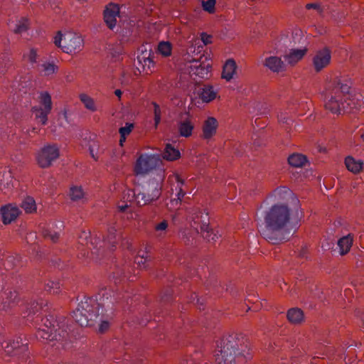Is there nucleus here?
Here are the masks:
<instances>
[{
	"label": "nucleus",
	"instance_id": "1",
	"mask_svg": "<svg viewBox=\"0 0 364 364\" xmlns=\"http://www.w3.org/2000/svg\"><path fill=\"white\" fill-rule=\"evenodd\" d=\"M215 364H245L251 358L250 342L242 333L223 336L217 343Z\"/></svg>",
	"mask_w": 364,
	"mask_h": 364
},
{
	"label": "nucleus",
	"instance_id": "2",
	"mask_svg": "<svg viewBox=\"0 0 364 364\" xmlns=\"http://www.w3.org/2000/svg\"><path fill=\"white\" fill-rule=\"evenodd\" d=\"M352 82L346 77H336L327 85L325 107L334 114L350 110Z\"/></svg>",
	"mask_w": 364,
	"mask_h": 364
},
{
	"label": "nucleus",
	"instance_id": "3",
	"mask_svg": "<svg viewBox=\"0 0 364 364\" xmlns=\"http://www.w3.org/2000/svg\"><path fill=\"white\" fill-rule=\"evenodd\" d=\"M289 220V210L284 205H275L267 213L264 217L267 231L282 230Z\"/></svg>",
	"mask_w": 364,
	"mask_h": 364
},
{
	"label": "nucleus",
	"instance_id": "4",
	"mask_svg": "<svg viewBox=\"0 0 364 364\" xmlns=\"http://www.w3.org/2000/svg\"><path fill=\"white\" fill-rule=\"evenodd\" d=\"M70 319L65 317H59L58 320L55 321L57 322V326L58 328L55 329L54 331L53 329L44 328L41 326H39L36 336L38 338L46 339V340H56V341H63L66 339L69 335L68 331H70L68 322Z\"/></svg>",
	"mask_w": 364,
	"mask_h": 364
},
{
	"label": "nucleus",
	"instance_id": "5",
	"mask_svg": "<svg viewBox=\"0 0 364 364\" xmlns=\"http://www.w3.org/2000/svg\"><path fill=\"white\" fill-rule=\"evenodd\" d=\"M54 43L69 54L80 52L84 46L83 39L78 34L67 33L63 36L60 31L55 37Z\"/></svg>",
	"mask_w": 364,
	"mask_h": 364
},
{
	"label": "nucleus",
	"instance_id": "6",
	"mask_svg": "<svg viewBox=\"0 0 364 364\" xmlns=\"http://www.w3.org/2000/svg\"><path fill=\"white\" fill-rule=\"evenodd\" d=\"M192 226L208 242L216 240L217 235L209 228V217L207 213L196 210L193 213Z\"/></svg>",
	"mask_w": 364,
	"mask_h": 364
},
{
	"label": "nucleus",
	"instance_id": "7",
	"mask_svg": "<svg viewBox=\"0 0 364 364\" xmlns=\"http://www.w3.org/2000/svg\"><path fill=\"white\" fill-rule=\"evenodd\" d=\"M60 156V150L56 144H48L42 148L37 154V163L41 168H48Z\"/></svg>",
	"mask_w": 364,
	"mask_h": 364
},
{
	"label": "nucleus",
	"instance_id": "8",
	"mask_svg": "<svg viewBox=\"0 0 364 364\" xmlns=\"http://www.w3.org/2000/svg\"><path fill=\"white\" fill-rule=\"evenodd\" d=\"M159 161V158L155 156L141 155L136 162L134 171L136 174H146L155 168Z\"/></svg>",
	"mask_w": 364,
	"mask_h": 364
},
{
	"label": "nucleus",
	"instance_id": "9",
	"mask_svg": "<svg viewBox=\"0 0 364 364\" xmlns=\"http://www.w3.org/2000/svg\"><path fill=\"white\" fill-rule=\"evenodd\" d=\"M331 50L328 48H323L316 52L313 58V64L316 72H320L329 65L331 62Z\"/></svg>",
	"mask_w": 364,
	"mask_h": 364
},
{
	"label": "nucleus",
	"instance_id": "10",
	"mask_svg": "<svg viewBox=\"0 0 364 364\" xmlns=\"http://www.w3.org/2000/svg\"><path fill=\"white\" fill-rule=\"evenodd\" d=\"M218 128V120L213 117H208L203 122L201 138L209 141L216 134Z\"/></svg>",
	"mask_w": 364,
	"mask_h": 364
},
{
	"label": "nucleus",
	"instance_id": "11",
	"mask_svg": "<svg viewBox=\"0 0 364 364\" xmlns=\"http://www.w3.org/2000/svg\"><path fill=\"white\" fill-rule=\"evenodd\" d=\"M119 14V8L115 4H109L104 11V20L107 27L112 30L116 25V17Z\"/></svg>",
	"mask_w": 364,
	"mask_h": 364
},
{
	"label": "nucleus",
	"instance_id": "12",
	"mask_svg": "<svg viewBox=\"0 0 364 364\" xmlns=\"http://www.w3.org/2000/svg\"><path fill=\"white\" fill-rule=\"evenodd\" d=\"M195 92L204 102H209L216 97V92L209 85H198L195 88Z\"/></svg>",
	"mask_w": 364,
	"mask_h": 364
},
{
	"label": "nucleus",
	"instance_id": "13",
	"mask_svg": "<svg viewBox=\"0 0 364 364\" xmlns=\"http://www.w3.org/2000/svg\"><path fill=\"white\" fill-rule=\"evenodd\" d=\"M20 213L19 209L16 206L8 205L1 208L2 221L4 224H9L14 220Z\"/></svg>",
	"mask_w": 364,
	"mask_h": 364
},
{
	"label": "nucleus",
	"instance_id": "14",
	"mask_svg": "<svg viewBox=\"0 0 364 364\" xmlns=\"http://www.w3.org/2000/svg\"><path fill=\"white\" fill-rule=\"evenodd\" d=\"M161 195V192L158 188H155L153 193L150 194H146L145 193L139 192L134 193L136 200L139 205H145L151 201L157 200Z\"/></svg>",
	"mask_w": 364,
	"mask_h": 364
},
{
	"label": "nucleus",
	"instance_id": "15",
	"mask_svg": "<svg viewBox=\"0 0 364 364\" xmlns=\"http://www.w3.org/2000/svg\"><path fill=\"white\" fill-rule=\"evenodd\" d=\"M1 348H4L5 351L9 354L13 353L14 350H17L18 348H21V351H26L28 349L27 343H23L21 337H17L16 340L10 343L3 341Z\"/></svg>",
	"mask_w": 364,
	"mask_h": 364
},
{
	"label": "nucleus",
	"instance_id": "16",
	"mask_svg": "<svg viewBox=\"0 0 364 364\" xmlns=\"http://www.w3.org/2000/svg\"><path fill=\"white\" fill-rule=\"evenodd\" d=\"M97 305L95 301L91 298H85L77 305V309L81 311H84L85 314H90V316H93V318H97L98 314L95 311L94 306Z\"/></svg>",
	"mask_w": 364,
	"mask_h": 364
},
{
	"label": "nucleus",
	"instance_id": "17",
	"mask_svg": "<svg viewBox=\"0 0 364 364\" xmlns=\"http://www.w3.org/2000/svg\"><path fill=\"white\" fill-rule=\"evenodd\" d=\"M264 65L272 71L279 73L285 70V65L281 58L271 56L265 60Z\"/></svg>",
	"mask_w": 364,
	"mask_h": 364
},
{
	"label": "nucleus",
	"instance_id": "18",
	"mask_svg": "<svg viewBox=\"0 0 364 364\" xmlns=\"http://www.w3.org/2000/svg\"><path fill=\"white\" fill-rule=\"evenodd\" d=\"M194 124L189 118L181 120L178 124V129L180 135L184 137H189L192 134Z\"/></svg>",
	"mask_w": 364,
	"mask_h": 364
},
{
	"label": "nucleus",
	"instance_id": "19",
	"mask_svg": "<svg viewBox=\"0 0 364 364\" xmlns=\"http://www.w3.org/2000/svg\"><path fill=\"white\" fill-rule=\"evenodd\" d=\"M73 319L80 326H87L89 321H92L93 316H90V314H85L84 311H81L78 309H76L72 315Z\"/></svg>",
	"mask_w": 364,
	"mask_h": 364
},
{
	"label": "nucleus",
	"instance_id": "20",
	"mask_svg": "<svg viewBox=\"0 0 364 364\" xmlns=\"http://www.w3.org/2000/svg\"><path fill=\"white\" fill-rule=\"evenodd\" d=\"M192 63L193 64L191 65V68L193 74L198 75L202 78L207 77L210 71L209 69L210 68L209 65H203L201 63L196 60H193Z\"/></svg>",
	"mask_w": 364,
	"mask_h": 364
},
{
	"label": "nucleus",
	"instance_id": "21",
	"mask_svg": "<svg viewBox=\"0 0 364 364\" xmlns=\"http://www.w3.org/2000/svg\"><path fill=\"white\" fill-rule=\"evenodd\" d=\"M345 164L348 171L353 173H358L363 168V163L360 160H355L352 156H348L345 159Z\"/></svg>",
	"mask_w": 364,
	"mask_h": 364
},
{
	"label": "nucleus",
	"instance_id": "22",
	"mask_svg": "<svg viewBox=\"0 0 364 364\" xmlns=\"http://www.w3.org/2000/svg\"><path fill=\"white\" fill-rule=\"evenodd\" d=\"M117 230L115 228L112 227L108 229V234L106 237V238L103 239V241L101 242L103 245H105L106 243L111 245V250H114L113 247H115V244L117 243L118 240L120 239L121 236L119 234L116 233Z\"/></svg>",
	"mask_w": 364,
	"mask_h": 364
},
{
	"label": "nucleus",
	"instance_id": "23",
	"mask_svg": "<svg viewBox=\"0 0 364 364\" xmlns=\"http://www.w3.org/2000/svg\"><path fill=\"white\" fill-rule=\"evenodd\" d=\"M306 52V49L291 50L284 58L289 64L294 65L304 57Z\"/></svg>",
	"mask_w": 364,
	"mask_h": 364
},
{
	"label": "nucleus",
	"instance_id": "24",
	"mask_svg": "<svg viewBox=\"0 0 364 364\" xmlns=\"http://www.w3.org/2000/svg\"><path fill=\"white\" fill-rule=\"evenodd\" d=\"M236 68V63L233 60H228L223 66L222 77L226 79L228 81L230 80L233 77Z\"/></svg>",
	"mask_w": 364,
	"mask_h": 364
},
{
	"label": "nucleus",
	"instance_id": "25",
	"mask_svg": "<svg viewBox=\"0 0 364 364\" xmlns=\"http://www.w3.org/2000/svg\"><path fill=\"white\" fill-rule=\"evenodd\" d=\"M287 317L291 323L298 324L303 321L304 313L300 309L292 308L288 311Z\"/></svg>",
	"mask_w": 364,
	"mask_h": 364
},
{
	"label": "nucleus",
	"instance_id": "26",
	"mask_svg": "<svg viewBox=\"0 0 364 364\" xmlns=\"http://www.w3.org/2000/svg\"><path fill=\"white\" fill-rule=\"evenodd\" d=\"M353 244V236L349 234L346 236L341 237L338 241V245L340 248V253L342 255L347 254Z\"/></svg>",
	"mask_w": 364,
	"mask_h": 364
},
{
	"label": "nucleus",
	"instance_id": "27",
	"mask_svg": "<svg viewBox=\"0 0 364 364\" xmlns=\"http://www.w3.org/2000/svg\"><path fill=\"white\" fill-rule=\"evenodd\" d=\"M180 152L174 149L170 144H167L164 149L163 157L167 161H173L180 158Z\"/></svg>",
	"mask_w": 364,
	"mask_h": 364
},
{
	"label": "nucleus",
	"instance_id": "28",
	"mask_svg": "<svg viewBox=\"0 0 364 364\" xmlns=\"http://www.w3.org/2000/svg\"><path fill=\"white\" fill-rule=\"evenodd\" d=\"M151 247H146L145 250H140L138 255L134 259V262L138 264L139 266L145 264L147 262L151 260V256L149 255Z\"/></svg>",
	"mask_w": 364,
	"mask_h": 364
},
{
	"label": "nucleus",
	"instance_id": "29",
	"mask_svg": "<svg viewBox=\"0 0 364 364\" xmlns=\"http://www.w3.org/2000/svg\"><path fill=\"white\" fill-rule=\"evenodd\" d=\"M288 162L291 166L301 167L306 164V159L302 154H294L288 158Z\"/></svg>",
	"mask_w": 364,
	"mask_h": 364
},
{
	"label": "nucleus",
	"instance_id": "30",
	"mask_svg": "<svg viewBox=\"0 0 364 364\" xmlns=\"http://www.w3.org/2000/svg\"><path fill=\"white\" fill-rule=\"evenodd\" d=\"M21 207L27 213H31L36 210V205L32 197H26L21 203Z\"/></svg>",
	"mask_w": 364,
	"mask_h": 364
},
{
	"label": "nucleus",
	"instance_id": "31",
	"mask_svg": "<svg viewBox=\"0 0 364 364\" xmlns=\"http://www.w3.org/2000/svg\"><path fill=\"white\" fill-rule=\"evenodd\" d=\"M20 259L17 256L9 255L3 262V265L6 269H13L20 264Z\"/></svg>",
	"mask_w": 364,
	"mask_h": 364
},
{
	"label": "nucleus",
	"instance_id": "32",
	"mask_svg": "<svg viewBox=\"0 0 364 364\" xmlns=\"http://www.w3.org/2000/svg\"><path fill=\"white\" fill-rule=\"evenodd\" d=\"M84 191L81 186H73L70 189L69 196L73 201H77L84 197Z\"/></svg>",
	"mask_w": 364,
	"mask_h": 364
},
{
	"label": "nucleus",
	"instance_id": "33",
	"mask_svg": "<svg viewBox=\"0 0 364 364\" xmlns=\"http://www.w3.org/2000/svg\"><path fill=\"white\" fill-rule=\"evenodd\" d=\"M158 50L164 57H168L171 55L172 45L168 41H161L159 43Z\"/></svg>",
	"mask_w": 364,
	"mask_h": 364
},
{
	"label": "nucleus",
	"instance_id": "34",
	"mask_svg": "<svg viewBox=\"0 0 364 364\" xmlns=\"http://www.w3.org/2000/svg\"><path fill=\"white\" fill-rule=\"evenodd\" d=\"M32 111L35 113L36 117L40 119V122L43 125H45L48 121V114L50 112H47L46 109L42 107H33Z\"/></svg>",
	"mask_w": 364,
	"mask_h": 364
},
{
	"label": "nucleus",
	"instance_id": "35",
	"mask_svg": "<svg viewBox=\"0 0 364 364\" xmlns=\"http://www.w3.org/2000/svg\"><path fill=\"white\" fill-rule=\"evenodd\" d=\"M47 304H43V301L41 300V303L38 301H34L30 304V306L28 308V316H30L31 314H37L40 310H43L46 311L47 309L44 310V307H46Z\"/></svg>",
	"mask_w": 364,
	"mask_h": 364
},
{
	"label": "nucleus",
	"instance_id": "36",
	"mask_svg": "<svg viewBox=\"0 0 364 364\" xmlns=\"http://www.w3.org/2000/svg\"><path fill=\"white\" fill-rule=\"evenodd\" d=\"M41 103L43 105V109H46L47 112H50L52 109V101L51 97L48 92L41 94Z\"/></svg>",
	"mask_w": 364,
	"mask_h": 364
},
{
	"label": "nucleus",
	"instance_id": "37",
	"mask_svg": "<svg viewBox=\"0 0 364 364\" xmlns=\"http://www.w3.org/2000/svg\"><path fill=\"white\" fill-rule=\"evenodd\" d=\"M80 99L87 109L91 111L96 110V107L94 100L90 97L85 94H81L80 95Z\"/></svg>",
	"mask_w": 364,
	"mask_h": 364
},
{
	"label": "nucleus",
	"instance_id": "38",
	"mask_svg": "<svg viewBox=\"0 0 364 364\" xmlns=\"http://www.w3.org/2000/svg\"><path fill=\"white\" fill-rule=\"evenodd\" d=\"M60 288L59 282L49 281L45 286V290L51 294H58Z\"/></svg>",
	"mask_w": 364,
	"mask_h": 364
},
{
	"label": "nucleus",
	"instance_id": "39",
	"mask_svg": "<svg viewBox=\"0 0 364 364\" xmlns=\"http://www.w3.org/2000/svg\"><path fill=\"white\" fill-rule=\"evenodd\" d=\"M151 105H153V107H154V123H155V128L157 127L158 124L160 123L161 122V108L159 107V105L153 102L151 103Z\"/></svg>",
	"mask_w": 364,
	"mask_h": 364
},
{
	"label": "nucleus",
	"instance_id": "40",
	"mask_svg": "<svg viewBox=\"0 0 364 364\" xmlns=\"http://www.w3.org/2000/svg\"><path fill=\"white\" fill-rule=\"evenodd\" d=\"M42 235L45 239H50L53 242H57L59 238V235L57 232L52 233L48 229L42 230Z\"/></svg>",
	"mask_w": 364,
	"mask_h": 364
},
{
	"label": "nucleus",
	"instance_id": "41",
	"mask_svg": "<svg viewBox=\"0 0 364 364\" xmlns=\"http://www.w3.org/2000/svg\"><path fill=\"white\" fill-rule=\"evenodd\" d=\"M42 67L43 68V71L45 75L53 74L58 70V67L54 63H43Z\"/></svg>",
	"mask_w": 364,
	"mask_h": 364
},
{
	"label": "nucleus",
	"instance_id": "42",
	"mask_svg": "<svg viewBox=\"0 0 364 364\" xmlns=\"http://www.w3.org/2000/svg\"><path fill=\"white\" fill-rule=\"evenodd\" d=\"M42 324L40 325L42 328L53 329L55 327L53 323V316H50V318L48 317L43 318L41 319Z\"/></svg>",
	"mask_w": 364,
	"mask_h": 364
},
{
	"label": "nucleus",
	"instance_id": "43",
	"mask_svg": "<svg viewBox=\"0 0 364 364\" xmlns=\"http://www.w3.org/2000/svg\"><path fill=\"white\" fill-rule=\"evenodd\" d=\"M28 20L26 18H22L16 25V28L14 29V32L16 33H21L23 31H26L28 29Z\"/></svg>",
	"mask_w": 364,
	"mask_h": 364
},
{
	"label": "nucleus",
	"instance_id": "44",
	"mask_svg": "<svg viewBox=\"0 0 364 364\" xmlns=\"http://www.w3.org/2000/svg\"><path fill=\"white\" fill-rule=\"evenodd\" d=\"M215 0H208V1H203L202 2L203 9L210 14L213 13L215 11Z\"/></svg>",
	"mask_w": 364,
	"mask_h": 364
},
{
	"label": "nucleus",
	"instance_id": "45",
	"mask_svg": "<svg viewBox=\"0 0 364 364\" xmlns=\"http://www.w3.org/2000/svg\"><path fill=\"white\" fill-rule=\"evenodd\" d=\"M134 128L133 124L127 123L125 127L119 128V132L120 135L127 136L129 135Z\"/></svg>",
	"mask_w": 364,
	"mask_h": 364
},
{
	"label": "nucleus",
	"instance_id": "46",
	"mask_svg": "<svg viewBox=\"0 0 364 364\" xmlns=\"http://www.w3.org/2000/svg\"><path fill=\"white\" fill-rule=\"evenodd\" d=\"M137 60H138V61H139V63H142V60H143V61H144L143 66H144V65H148V67H149V66H150V64H151V63H153L152 60L149 58V57H147V58H146V57H145V56H143V57H141V58L139 56V57L137 58Z\"/></svg>",
	"mask_w": 364,
	"mask_h": 364
},
{
	"label": "nucleus",
	"instance_id": "47",
	"mask_svg": "<svg viewBox=\"0 0 364 364\" xmlns=\"http://www.w3.org/2000/svg\"><path fill=\"white\" fill-rule=\"evenodd\" d=\"M306 9H316L319 13H321L322 11L321 6L318 4H314V3L307 4L306 5Z\"/></svg>",
	"mask_w": 364,
	"mask_h": 364
},
{
	"label": "nucleus",
	"instance_id": "48",
	"mask_svg": "<svg viewBox=\"0 0 364 364\" xmlns=\"http://www.w3.org/2000/svg\"><path fill=\"white\" fill-rule=\"evenodd\" d=\"M89 235H90V232L82 231L79 237V239H80L79 242H80L82 245L87 244V239Z\"/></svg>",
	"mask_w": 364,
	"mask_h": 364
},
{
	"label": "nucleus",
	"instance_id": "49",
	"mask_svg": "<svg viewBox=\"0 0 364 364\" xmlns=\"http://www.w3.org/2000/svg\"><path fill=\"white\" fill-rule=\"evenodd\" d=\"M168 227V223L166 221L164 220L161 223H159L155 229L156 231H163L165 230Z\"/></svg>",
	"mask_w": 364,
	"mask_h": 364
},
{
	"label": "nucleus",
	"instance_id": "50",
	"mask_svg": "<svg viewBox=\"0 0 364 364\" xmlns=\"http://www.w3.org/2000/svg\"><path fill=\"white\" fill-rule=\"evenodd\" d=\"M211 38H212V36H210V35H208L207 33H203L201 34V40L203 41V42L207 45V44H209L211 43Z\"/></svg>",
	"mask_w": 364,
	"mask_h": 364
},
{
	"label": "nucleus",
	"instance_id": "51",
	"mask_svg": "<svg viewBox=\"0 0 364 364\" xmlns=\"http://www.w3.org/2000/svg\"><path fill=\"white\" fill-rule=\"evenodd\" d=\"M36 57H37L36 51L34 49H31L30 51L29 56H28L29 60L31 63H34L36 61Z\"/></svg>",
	"mask_w": 364,
	"mask_h": 364
},
{
	"label": "nucleus",
	"instance_id": "52",
	"mask_svg": "<svg viewBox=\"0 0 364 364\" xmlns=\"http://www.w3.org/2000/svg\"><path fill=\"white\" fill-rule=\"evenodd\" d=\"M109 328V323L107 321H102L100 326V331L104 333Z\"/></svg>",
	"mask_w": 364,
	"mask_h": 364
},
{
	"label": "nucleus",
	"instance_id": "53",
	"mask_svg": "<svg viewBox=\"0 0 364 364\" xmlns=\"http://www.w3.org/2000/svg\"><path fill=\"white\" fill-rule=\"evenodd\" d=\"M17 299H18L17 292H16V291L10 292V296L8 297V299H9V301L11 302H16Z\"/></svg>",
	"mask_w": 364,
	"mask_h": 364
},
{
	"label": "nucleus",
	"instance_id": "54",
	"mask_svg": "<svg viewBox=\"0 0 364 364\" xmlns=\"http://www.w3.org/2000/svg\"><path fill=\"white\" fill-rule=\"evenodd\" d=\"M279 122L284 124H289V121H290V119L284 116L283 114H281L280 116H279Z\"/></svg>",
	"mask_w": 364,
	"mask_h": 364
},
{
	"label": "nucleus",
	"instance_id": "55",
	"mask_svg": "<svg viewBox=\"0 0 364 364\" xmlns=\"http://www.w3.org/2000/svg\"><path fill=\"white\" fill-rule=\"evenodd\" d=\"M263 235H264V237L269 242H271L272 243H275L276 242L277 239L274 238L273 237L269 236L268 234L266 232V231L264 232H263Z\"/></svg>",
	"mask_w": 364,
	"mask_h": 364
},
{
	"label": "nucleus",
	"instance_id": "56",
	"mask_svg": "<svg viewBox=\"0 0 364 364\" xmlns=\"http://www.w3.org/2000/svg\"><path fill=\"white\" fill-rule=\"evenodd\" d=\"M185 196V192L182 190L181 188H180V190L177 194V199L176 200L181 201V198Z\"/></svg>",
	"mask_w": 364,
	"mask_h": 364
},
{
	"label": "nucleus",
	"instance_id": "57",
	"mask_svg": "<svg viewBox=\"0 0 364 364\" xmlns=\"http://www.w3.org/2000/svg\"><path fill=\"white\" fill-rule=\"evenodd\" d=\"M126 141V136L123 135H120V139H119V145L121 146H123L124 142Z\"/></svg>",
	"mask_w": 364,
	"mask_h": 364
},
{
	"label": "nucleus",
	"instance_id": "58",
	"mask_svg": "<svg viewBox=\"0 0 364 364\" xmlns=\"http://www.w3.org/2000/svg\"><path fill=\"white\" fill-rule=\"evenodd\" d=\"M114 94L118 97H121V95L122 94V91L120 90H116L114 91Z\"/></svg>",
	"mask_w": 364,
	"mask_h": 364
},
{
	"label": "nucleus",
	"instance_id": "59",
	"mask_svg": "<svg viewBox=\"0 0 364 364\" xmlns=\"http://www.w3.org/2000/svg\"><path fill=\"white\" fill-rule=\"evenodd\" d=\"M176 180L177 182L181 183L182 184L183 183V181L178 176H176Z\"/></svg>",
	"mask_w": 364,
	"mask_h": 364
},
{
	"label": "nucleus",
	"instance_id": "60",
	"mask_svg": "<svg viewBox=\"0 0 364 364\" xmlns=\"http://www.w3.org/2000/svg\"><path fill=\"white\" fill-rule=\"evenodd\" d=\"M127 207V205H126V206H124V207H122V208H121V210H122V211H124Z\"/></svg>",
	"mask_w": 364,
	"mask_h": 364
},
{
	"label": "nucleus",
	"instance_id": "61",
	"mask_svg": "<svg viewBox=\"0 0 364 364\" xmlns=\"http://www.w3.org/2000/svg\"><path fill=\"white\" fill-rule=\"evenodd\" d=\"M35 318H36L35 322H36V323H38V320H39V319H38V316H36Z\"/></svg>",
	"mask_w": 364,
	"mask_h": 364
},
{
	"label": "nucleus",
	"instance_id": "62",
	"mask_svg": "<svg viewBox=\"0 0 364 364\" xmlns=\"http://www.w3.org/2000/svg\"><path fill=\"white\" fill-rule=\"evenodd\" d=\"M360 136V138H362L363 139H364V134H363H363H361Z\"/></svg>",
	"mask_w": 364,
	"mask_h": 364
},
{
	"label": "nucleus",
	"instance_id": "63",
	"mask_svg": "<svg viewBox=\"0 0 364 364\" xmlns=\"http://www.w3.org/2000/svg\"><path fill=\"white\" fill-rule=\"evenodd\" d=\"M102 247V245H100L99 249H97V250L99 251Z\"/></svg>",
	"mask_w": 364,
	"mask_h": 364
},
{
	"label": "nucleus",
	"instance_id": "64",
	"mask_svg": "<svg viewBox=\"0 0 364 364\" xmlns=\"http://www.w3.org/2000/svg\"><path fill=\"white\" fill-rule=\"evenodd\" d=\"M300 256L301 257H304V253H301Z\"/></svg>",
	"mask_w": 364,
	"mask_h": 364
}]
</instances>
